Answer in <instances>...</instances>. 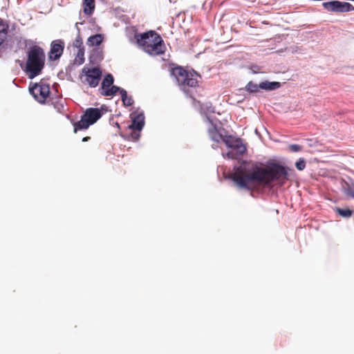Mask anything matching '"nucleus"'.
Wrapping results in <instances>:
<instances>
[{
  "label": "nucleus",
  "instance_id": "1",
  "mask_svg": "<svg viewBox=\"0 0 354 354\" xmlns=\"http://www.w3.org/2000/svg\"><path fill=\"white\" fill-rule=\"evenodd\" d=\"M230 178L239 188L248 191L257 186H270L274 182L283 185L288 178V168L274 162L266 167L243 163L235 168Z\"/></svg>",
  "mask_w": 354,
  "mask_h": 354
},
{
  "label": "nucleus",
  "instance_id": "2",
  "mask_svg": "<svg viewBox=\"0 0 354 354\" xmlns=\"http://www.w3.org/2000/svg\"><path fill=\"white\" fill-rule=\"evenodd\" d=\"M45 65V53L42 48L34 45L27 52L25 72L30 80L38 76Z\"/></svg>",
  "mask_w": 354,
  "mask_h": 354
},
{
  "label": "nucleus",
  "instance_id": "3",
  "mask_svg": "<svg viewBox=\"0 0 354 354\" xmlns=\"http://www.w3.org/2000/svg\"><path fill=\"white\" fill-rule=\"evenodd\" d=\"M171 75L175 77L180 90L185 95L192 96V90H194L198 85L197 77H201V75L194 70L189 72L182 66L173 68Z\"/></svg>",
  "mask_w": 354,
  "mask_h": 354
},
{
  "label": "nucleus",
  "instance_id": "4",
  "mask_svg": "<svg viewBox=\"0 0 354 354\" xmlns=\"http://www.w3.org/2000/svg\"><path fill=\"white\" fill-rule=\"evenodd\" d=\"M137 42L150 55H162L165 50L164 41L154 31L150 30L136 36Z\"/></svg>",
  "mask_w": 354,
  "mask_h": 354
},
{
  "label": "nucleus",
  "instance_id": "5",
  "mask_svg": "<svg viewBox=\"0 0 354 354\" xmlns=\"http://www.w3.org/2000/svg\"><path fill=\"white\" fill-rule=\"evenodd\" d=\"M107 111V107L102 105L100 108H88L81 115L80 120L73 123L74 132L87 129L91 125L95 124Z\"/></svg>",
  "mask_w": 354,
  "mask_h": 354
},
{
  "label": "nucleus",
  "instance_id": "6",
  "mask_svg": "<svg viewBox=\"0 0 354 354\" xmlns=\"http://www.w3.org/2000/svg\"><path fill=\"white\" fill-rule=\"evenodd\" d=\"M227 148L231 149L226 153H223L224 158L228 159H239L246 151L245 146L240 138H236L232 136H225L223 141Z\"/></svg>",
  "mask_w": 354,
  "mask_h": 354
},
{
  "label": "nucleus",
  "instance_id": "7",
  "mask_svg": "<svg viewBox=\"0 0 354 354\" xmlns=\"http://www.w3.org/2000/svg\"><path fill=\"white\" fill-rule=\"evenodd\" d=\"M82 73L85 77L84 80H82V82L88 84L89 86L93 88L99 84L102 76L101 69L97 66L91 68L84 66L82 70Z\"/></svg>",
  "mask_w": 354,
  "mask_h": 354
},
{
  "label": "nucleus",
  "instance_id": "8",
  "mask_svg": "<svg viewBox=\"0 0 354 354\" xmlns=\"http://www.w3.org/2000/svg\"><path fill=\"white\" fill-rule=\"evenodd\" d=\"M29 92L35 100L40 104H44L50 94V86L43 82L35 83L29 87Z\"/></svg>",
  "mask_w": 354,
  "mask_h": 354
},
{
  "label": "nucleus",
  "instance_id": "9",
  "mask_svg": "<svg viewBox=\"0 0 354 354\" xmlns=\"http://www.w3.org/2000/svg\"><path fill=\"white\" fill-rule=\"evenodd\" d=\"M131 123L128 125L127 128L131 131H141L145 124V117L143 111L137 113L136 111H133L130 114Z\"/></svg>",
  "mask_w": 354,
  "mask_h": 354
},
{
  "label": "nucleus",
  "instance_id": "10",
  "mask_svg": "<svg viewBox=\"0 0 354 354\" xmlns=\"http://www.w3.org/2000/svg\"><path fill=\"white\" fill-rule=\"evenodd\" d=\"M64 41L62 39H56L51 42L49 52V59L55 61L62 55L64 49Z\"/></svg>",
  "mask_w": 354,
  "mask_h": 354
},
{
  "label": "nucleus",
  "instance_id": "11",
  "mask_svg": "<svg viewBox=\"0 0 354 354\" xmlns=\"http://www.w3.org/2000/svg\"><path fill=\"white\" fill-rule=\"evenodd\" d=\"M9 26L3 19L0 18V50L1 49L6 50L10 48L8 47V41H6Z\"/></svg>",
  "mask_w": 354,
  "mask_h": 354
},
{
  "label": "nucleus",
  "instance_id": "12",
  "mask_svg": "<svg viewBox=\"0 0 354 354\" xmlns=\"http://www.w3.org/2000/svg\"><path fill=\"white\" fill-rule=\"evenodd\" d=\"M325 10L333 12H344V2L339 1H326L322 3Z\"/></svg>",
  "mask_w": 354,
  "mask_h": 354
},
{
  "label": "nucleus",
  "instance_id": "13",
  "mask_svg": "<svg viewBox=\"0 0 354 354\" xmlns=\"http://www.w3.org/2000/svg\"><path fill=\"white\" fill-rule=\"evenodd\" d=\"M104 59L103 50L100 47L93 48L89 55V62L92 65H98Z\"/></svg>",
  "mask_w": 354,
  "mask_h": 354
},
{
  "label": "nucleus",
  "instance_id": "14",
  "mask_svg": "<svg viewBox=\"0 0 354 354\" xmlns=\"http://www.w3.org/2000/svg\"><path fill=\"white\" fill-rule=\"evenodd\" d=\"M214 112V107L209 102L203 103L202 104V106H201L200 113L201 115L205 116V121L207 122L209 124H213L214 120L209 115Z\"/></svg>",
  "mask_w": 354,
  "mask_h": 354
},
{
  "label": "nucleus",
  "instance_id": "15",
  "mask_svg": "<svg viewBox=\"0 0 354 354\" xmlns=\"http://www.w3.org/2000/svg\"><path fill=\"white\" fill-rule=\"evenodd\" d=\"M208 128L209 136L213 141L218 143L220 141H223L225 136L217 129L216 125L213 122V124Z\"/></svg>",
  "mask_w": 354,
  "mask_h": 354
},
{
  "label": "nucleus",
  "instance_id": "16",
  "mask_svg": "<svg viewBox=\"0 0 354 354\" xmlns=\"http://www.w3.org/2000/svg\"><path fill=\"white\" fill-rule=\"evenodd\" d=\"M281 86V82H270L268 80H265L259 84V87L261 89L264 90L266 91H272L279 88Z\"/></svg>",
  "mask_w": 354,
  "mask_h": 354
},
{
  "label": "nucleus",
  "instance_id": "17",
  "mask_svg": "<svg viewBox=\"0 0 354 354\" xmlns=\"http://www.w3.org/2000/svg\"><path fill=\"white\" fill-rule=\"evenodd\" d=\"M103 41V36L101 34H95L90 36L86 41L88 46L100 47V45Z\"/></svg>",
  "mask_w": 354,
  "mask_h": 354
},
{
  "label": "nucleus",
  "instance_id": "18",
  "mask_svg": "<svg viewBox=\"0 0 354 354\" xmlns=\"http://www.w3.org/2000/svg\"><path fill=\"white\" fill-rule=\"evenodd\" d=\"M114 83V78L113 76L108 73L106 75L104 76V78L102 80V82L101 83V91H104L106 89H108L110 86H111Z\"/></svg>",
  "mask_w": 354,
  "mask_h": 354
},
{
  "label": "nucleus",
  "instance_id": "19",
  "mask_svg": "<svg viewBox=\"0 0 354 354\" xmlns=\"http://www.w3.org/2000/svg\"><path fill=\"white\" fill-rule=\"evenodd\" d=\"M122 90H124V89L120 86L113 84L108 89H106L104 91H100V93H101V95H102L104 96H111L112 97V96H114L118 92H119L120 94Z\"/></svg>",
  "mask_w": 354,
  "mask_h": 354
},
{
  "label": "nucleus",
  "instance_id": "20",
  "mask_svg": "<svg viewBox=\"0 0 354 354\" xmlns=\"http://www.w3.org/2000/svg\"><path fill=\"white\" fill-rule=\"evenodd\" d=\"M84 12L87 15H91L95 9V0H84Z\"/></svg>",
  "mask_w": 354,
  "mask_h": 354
},
{
  "label": "nucleus",
  "instance_id": "21",
  "mask_svg": "<svg viewBox=\"0 0 354 354\" xmlns=\"http://www.w3.org/2000/svg\"><path fill=\"white\" fill-rule=\"evenodd\" d=\"M120 95H121V100L122 102L123 106H124L126 107L130 106L133 105V104L134 103V101H133L132 97L129 96L127 95V92L125 89L122 90Z\"/></svg>",
  "mask_w": 354,
  "mask_h": 354
},
{
  "label": "nucleus",
  "instance_id": "22",
  "mask_svg": "<svg viewBox=\"0 0 354 354\" xmlns=\"http://www.w3.org/2000/svg\"><path fill=\"white\" fill-rule=\"evenodd\" d=\"M84 62V48H77L74 64L81 65Z\"/></svg>",
  "mask_w": 354,
  "mask_h": 354
},
{
  "label": "nucleus",
  "instance_id": "23",
  "mask_svg": "<svg viewBox=\"0 0 354 354\" xmlns=\"http://www.w3.org/2000/svg\"><path fill=\"white\" fill-rule=\"evenodd\" d=\"M335 212L343 218H350L353 214V211L348 208L336 207Z\"/></svg>",
  "mask_w": 354,
  "mask_h": 354
},
{
  "label": "nucleus",
  "instance_id": "24",
  "mask_svg": "<svg viewBox=\"0 0 354 354\" xmlns=\"http://www.w3.org/2000/svg\"><path fill=\"white\" fill-rule=\"evenodd\" d=\"M77 23L75 24V26L77 28V35L75 38V39L73 41V48H84V45H83V41H82V39L80 36V29L77 26Z\"/></svg>",
  "mask_w": 354,
  "mask_h": 354
},
{
  "label": "nucleus",
  "instance_id": "25",
  "mask_svg": "<svg viewBox=\"0 0 354 354\" xmlns=\"http://www.w3.org/2000/svg\"><path fill=\"white\" fill-rule=\"evenodd\" d=\"M245 89L250 93H257L259 92L260 87H259V84L253 82L252 81H250L245 86Z\"/></svg>",
  "mask_w": 354,
  "mask_h": 354
},
{
  "label": "nucleus",
  "instance_id": "26",
  "mask_svg": "<svg viewBox=\"0 0 354 354\" xmlns=\"http://www.w3.org/2000/svg\"><path fill=\"white\" fill-rule=\"evenodd\" d=\"M140 137V131H132L128 136H127L126 138L127 140H132L133 141H138Z\"/></svg>",
  "mask_w": 354,
  "mask_h": 354
},
{
  "label": "nucleus",
  "instance_id": "27",
  "mask_svg": "<svg viewBox=\"0 0 354 354\" xmlns=\"http://www.w3.org/2000/svg\"><path fill=\"white\" fill-rule=\"evenodd\" d=\"M295 167L299 171H302L306 167V160L303 158H300L295 162Z\"/></svg>",
  "mask_w": 354,
  "mask_h": 354
},
{
  "label": "nucleus",
  "instance_id": "28",
  "mask_svg": "<svg viewBox=\"0 0 354 354\" xmlns=\"http://www.w3.org/2000/svg\"><path fill=\"white\" fill-rule=\"evenodd\" d=\"M194 90H192V96H190V95H186L187 97H189L190 98H192V105L193 106L198 110L200 111L201 110V106H202V103H201V102L199 101H197L194 97Z\"/></svg>",
  "mask_w": 354,
  "mask_h": 354
},
{
  "label": "nucleus",
  "instance_id": "29",
  "mask_svg": "<svg viewBox=\"0 0 354 354\" xmlns=\"http://www.w3.org/2000/svg\"><path fill=\"white\" fill-rule=\"evenodd\" d=\"M288 149L292 152H298L302 149V147L297 144H292L288 146Z\"/></svg>",
  "mask_w": 354,
  "mask_h": 354
},
{
  "label": "nucleus",
  "instance_id": "30",
  "mask_svg": "<svg viewBox=\"0 0 354 354\" xmlns=\"http://www.w3.org/2000/svg\"><path fill=\"white\" fill-rule=\"evenodd\" d=\"M344 12H348L354 10V6L348 2H344Z\"/></svg>",
  "mask_w": 354,
  "mask_h": 354
},
{
  "label": "nucleus",
  "instance_id": "31",
  "mask_svg": "<svg viewBox=\"0 0 354 354\" xmlns=\"http://www.w3.org/2000/svg\"><path fill=\"white\" fill-rule=\"evenodd\" d=\"M344 194L354 198V190L352 188L348 187L344 189Z\"/></svg>",
  "mask_w": 354,
  "mask_h": 354
},
{
  "label": "nucleus",
  "instance_id": "32",
  "mask_svg": "<svg viewBox=\"0 0 354 354\" xmlns=\"http://www.w3.org/2000/svg\"><path fill=\"white\" fill-rule=\"evenodd\" d=\"M90 139V137H84L82 138V142H86Z\"/></svg>",
  "mask_w": 354,
  "mask_h": 354
},
{
  "label": "nucleus",
  "instance_id": "33",
  "mask_svg": "<svg viewBox=\"0 0 354 354\" xmlns=\"http://www.w3.org/2000/svg\"><path fill=\"white\" fill-rule=\"evenodd\" d=\"M71 67H72V66H68V67H67V68H66V72H67L68 71H70Z\"/></svg>",
  "mask_w": 354,
  "mask_h": 354
},
{
  "label": "nucleus",
  "instance_id": "34",
  "mask_svg": "<svg viewBox=\"0 0 354 354\" xmlns=\"http://www.w3.org/2000/svg\"><path fill=\"white\" fill-rule=\"evenodd\" d=\"M58 76L60 77H63L64 76V73L62 72V73L58 74Z\"/></svg>",
  "mask_w": 354,
  "mask_h": 354
},
{
  "label": "nucleus",
  "instance_id": "35",
  "mask_svg": "<svg viewBox=\"0 0 354 354\" xmlns=\"http://www.w3.org/2000/svg\"><path fill=\"white\" fill-rule=\"evenodd\" d=\"M115 126L118 127V128H120V124L118 122H115Z\"/></svg>",
  "mask_w": 354,
  "mask_h": 354
},
{
  "label": "nucleus",
  "instance_id": "36",
  "mask_svg": "<svg viewBox=\"0 0 354 354\" xmlns=\"http://www.w3.org/2000/svg\"><path fill=\"white\" fill-rule=\"evenodd\" d=\"M212 147L213 149H216V147H217V146L215 145H213Z\"/></svg>",
  "mask_w": 354,
  "mask_h": 354
}]
</instances>
